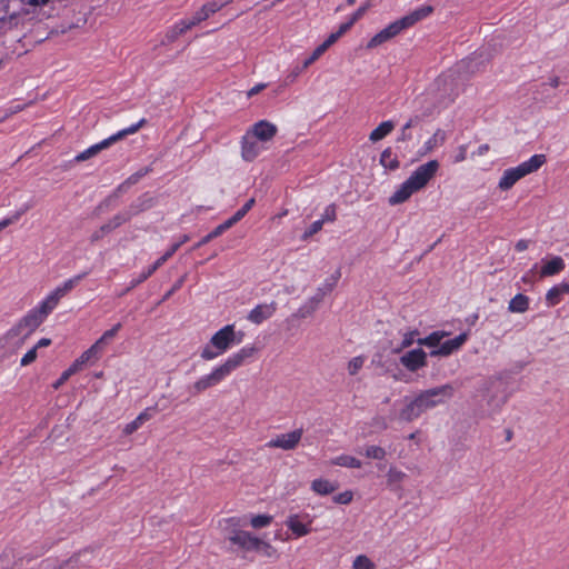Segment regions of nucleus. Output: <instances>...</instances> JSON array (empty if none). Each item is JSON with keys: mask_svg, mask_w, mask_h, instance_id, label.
Instances as JSON below:
<instances>
[{"mask_svg": "<svg viewBox=\"0 0 569 569\" xmlns=\"http://www.w3.org/2000/svg\"><path fill=\"white\" fill-rule=\"evenodd\" d=\"M453 396V387L443 385L421 391L417 397L409 400L399 412V420L411 422L418 419L423 412L443 403L446 399Z\"/></svg>", "mask_w": 569, "mask_h": 569, "instance_id": "nucleus-1", "label": "nucleus"}, {"mask_svg": "<svg viewBox=\"0 0 569 569\" xmlns=\"http://www.w3.org/2000/svg\"><path fill=\"white\" fill-rule=\"evenodd\" d=\"M254 351L256 349L253 347L242 348L239 352L232 355L222 365L217 367L211 373L197 380L192 387H190L191 393L196 396L219 385L232 371L242 366L246 359L252 357Z\"/></svg>", "mask_w": 569, "mask_h": 569, "instance_id": "nucleus-2", "label": "nucleus"}, {"mask_svg": "<svg viewBox=\"0 0 569 569\" xmlns=\"http://www.w3.org/2000/svg\"><path fill=\"white\" fill-rule=\"evenodd\" d=\"M52 310L42 301L38 308L30 310L23 316L7 333V340L19 338L14 342L16 346H21L24 341L41 326L44 319Z\"/></svg>", "mask_w": 569, "mask_h": 569, "instance_id": "nucleus-3", "label": "nucleus"}, {"mask_svg": "<svg viewBox=\"0 0 569 569\" xmlns=\"http://www.w3.org/2000/svg\"><path fill=\"white\" fill-rule=\"evenodd\" d=\"M545 162V154H533L529 160L520 163L519 166L505 170L498 184L499 188L501 190L511 189L517 181L540 169Z\"/></svg>", "mask_w": 569, "mask_h": 569, "instance_id": "nucleus-4", "label": "nucleus"}, {"mask_svg": "<svg viewBox=\"0 0 569 569\" xmlns=\"http://www.w3.org/2000/svg\"><path fill=\"white\" fill-rule=\"evenodd\" d=\"M146 122H147L146 119H141L138 123L132 124L129 128H126V129L117 132L116 134H112L111 137L102 140L101 142L96 143V144L89 147L84 151L78 153L74 157V161L76 162H83V161H87V160L96 157L99 152H101L102 150L109 148L112 143L121 140L122 138H124L128 134L136 133Z\"/></svg>", "mask_w": 569, "mask_h": 569, "instance_id": "nucleus-5", "label": "nucleus"}, {"mask_svg": "<svg viewBox=\"0 0 569 569\" xmlns=\"http://www.w3.org/2000/svg\"><path fill=\"white\" fill-rule=\"evenodd\" d=\"M432 7L423 6L410 12L409 14L393 21L388 27H386L389 36L391 37V39L395 38L402 30L412 27L418 21L429 16L432 12Z\"/></svg>", "mask_w": 569, "mask_h": 569, "instance_id": "nucleus-6", "label": "nucleus"}, {"mask_svg": "<svg viewBox=\"0 0 569 569\" xmlns=\"http://www.w3.org/2000/svg\"><path fill=\"white\" fill-rule=\"evenodd\" d=\"M438 169L439 162L437 160H430L419 166L407 180L413 186V189L419 191L436 176Z\"/></svg>", "mask_w": 569, "mask_h": 569, "instance_id": "nucleus-7", "label": "nucleus"}, {"mask_svg": "<svg viewBox=\"0 0 569 569\" xmlns=\"http://www.w3.org/2000/svg\"><path fill=\"white\" fill-rule=\"evenodd\" d=\"M303 435V430L296 429L288 433H281L272 438L266 443L268 448H279L286 451H290L297 448Z\"/></svg>", "mask_w": 569, "mask_h": 569, "instance_id": "nucleus-8", "label": "nucleus"}, {"mask_svg": "<svg viewBox=\"0 0 569 569\" xmlns=\"http://www.w3.org/2000/svg\"><path fill=\"white\" fill-rule=\"evenodd\" d=\"M230 543L237 546L239 549L243 551H259L261 549H272L268 542L262 541L261 539L252 536L250 532L247 531H244L240 536L232 537Z\"/></svg>", "mask_w": 569, "mask_h": 569, "instance_id": "nucleus-9", "label": "nucleus"}, {"mask_svg": "<svg viewBox=\"0 0 569 569\" xmlns=\"http://www.w3.org/2000/svg\"><path fill=\"white\" fill-rule=\"evenodd\" d=\"M234 339V326L227 325L211 337L210 343L219 350V352H224L232 345Z\"/></svg>", "mask_w": 569, "mask_h": 569, "instance_id": "nucleus-10", "label": "nucleus"}, {"mask_svg": "<svg viewBox=\"0 0 569 569\" xmlns=\"http://www.w3.org/2000/svg\"><path fill=\"white\" fill-rule=\"evenodd\" d=\"M83 274L76 276L69 280H67L62 286L56 288L44 300L43 302L53 310L59 303L60 299L63 298L68 292H70L82 279Z\"/></svg>", "mask_w": 569, "mask_h": 569, "instance_id": "nucleus-11", "label": "nucleus"}, {"mask_svg": "<svg viewBox=\"0 0 569 569\" xmlns=\"http://www.w3.org/2000/svg\"><path fill=\"white\" fill-rule=\"evenodd\" d=\"M400 363L415 372L427 366V353L421 348L410 350L400 357Z\"/></svg>", "mask_w": 569, "mask_h": 569, "instance_id": "nucleus-12", "label": "nucleus"}, {"mask_svg": "<svg viewBox=\"0 0 569 569\" xmlns=\"http://www.w3.org/2000/svg\"><path fill=\"white\" fill-rule=\"evenodd\" d=\"M468 339V333L462 332L455 337L453 339L446 340L443 342H440L439 348L432 350L430 352L431 357H438V356H449L452 352L457 351Z\"/></svg>", "mask_w": 569, "mask_h": 569, "instance_id": "nucleus-13", "label": "nucleus"}, {"mask_svg": "<svg viewBox=\"0 0 569 569\" xmlns=\"http://www.w3.org/2000/svg\"><path fill=\"white\" fill-rule=\"evenodd\" d=\"M277 131L278 129L273 123L267 120H260L254 123L248 132L254 136L257 140L268 142L277 134Z\"/></svg>", "mask_w": 569, "mask_h": 569, "instance_id": "nucleus-14", "label": "nucleus"}, {"mask_svg": "<svg viewBox=\"0 0 569 569\" xmlns=\"http://www.w3.org/2000/svg\"><path fill=\"white\" fill-rule=\"evenodd\" d=\"M277 310V302L271 301L270 303H261L254 307L248 315V320L260 325L264 320L271 318Z\"/></svg>", "mask_w": 569, "mask_h": 569, "instance_id": "nucleus-15", "label": "nucleus"}, {"mask_svg": "<svg viewBox=\"0 0 569 569\" xmlns=\"http://www.w3.org/2000/svg\"><path fill=\"white\" fill-rule=\"evenodd\" d=\"M261 147L251 133L247 132L241 141V157L246 161H253L260 153Z\"/></svg>", "mask_w": 569, "mask_h": 569, "instance_id": "nucleus-16", "label": "nucleus"}, {"mask_svg": "<svg viewBox=\"0 0 569 569\" xmlns=\"http://www.w3.org/2000/svg\"><path fill=\"white\" fill-rule=\"evenodd\" d=\"M417 189H413V186L406 180L389 198V203L391 206L403 203L407 201L412 193L417 192Z\"/></svg>", "mask_w": 569, "mask_h": 569, "instance_id": "nucleus-17", "label": "nucleus"}, {"mask_svg": "<svg viewBox=\"0 0 569 569\" xmlns=\"http://www.w3.org/2000/svg\"><path fill=\"white\" fill-rule=\"evenodd\" d=\"M242 526H244V523H242L240 518L232 517L226 519L224 525L222 526L224 539L230 542L232 537L243 533L244 531L240 529Z\"/></svg>", "mask_w": 569, "mask_h": 569, "instance_id": "nucleus-18", "label": "nucleus"}, {"mask_svg": "<svg viewBox=\"0 0 569 569\" xmlns=\"http://www.w3.org/2000/svg\"><path fill=\"white\" fill-rule=\"evenodd\" d=\"M452 83H453V76L451 72L443 73L436 79L435 84L438 87L439 90L442 88L440 98H449L450 100H452V94H453Z\"/></svg>", "mask_w": 569, "mask_h": 569, "instance_id": "nucleus-19", "label": "nucleus"}, {"mask_svg": "<svg viewBox=\"0 0 569 569\" xmlns=\"http://www.w3.org/2000/svg\"><path fill=\"white\" fill-rule=\"evenodd\" d=\"M153 206V198L149 197L147 193L139 197L134 202H132L129 208L126 210L130 218L139 214Z\"/></svg>", "mask_w": 569, "mask_h": 569, "instance_id": "nucleus-20", "label": "nucleus"}, {"mask_svg": "<svg viewBox=\"0 0 569 569\" xmlns=\"http://www.w3.org/2000/svg\"><path fill=\"white\" fill-rule=\"evenodd\" d=\"M446 132L438 129L432 137L425 143L423 148L419 151V156H426L430 153L438 146H442L446 141Z\"/></svg>", "mask_w": 569, "mask_h": 569, "instance_id": "nucleus-21", "label": "nucleus"}, {"mask_svg": "<svg viewBox=\"0 0 569 569\" xmlns=\"http://www.w3.org/2000/svg\"><path fill=\"white\" fill-rule=\"evenodd\" d=\"M565 269V261L561 257H555L545 263L540 270L541 277H550L559 273Z\"/></svg>", "mask_w": 569, "mask_h": 569, "instance_id": "nucleus-22", "label": "nucleus"}, {"mask_svg": "<svg viewBox=\"0 0 569 569\" xmlns=\"http://www.w3.org/2000/svg\"><path fill=\"white\" fill-rule=\"evenodd\" d=\"M395 128V123L391 120L381 122L376 129L369 134L371 142H378L387 137Z\"/></svg>", "mask_w": 569, "mask_h": 569, "instance_id": "nucleus-23", "label": "nucleus"}, {"mask_svg": "<svg viewBox=\"0 0 569 569\" xmlns=\"http://www.w3.org/2000/svg\"><path fill=\"white\" fill-rule=\"evenodd\" d=\"M566 293H569V283L562 282L548 290L546 300L550 306H555L560 301V297Z\"/></svg>", "mask_w": 569, "mask_h": 569, "instance_id": "nucleus-24", "label": "nucleus"}, {"mask_svg": "<svg viewBox=\"0 0 569 569\" xmlns=\"http://www.w3.org/2000/svg\"><path fill=\"white\" fill-rule=\"evenodd\" d=\"M311 489L320 496H327L336 491L338 489V485L326 479H316L311 482Z\"/></svg>", "mask_w": 569, "mask_h": 569, "instance_id": "nucleus-25", "label": "nucleus"}, {"mask_svg": "<svg viewBox=\"0 0 569 569\" xmlns=\"http://www.w3.org/2000/svg\"><path fill=\"white\" fill-rule=\"evenodd\" d=\"M448 336L446 331H433L425 338H417L419 346H427L430 348H439L441 340Z\"/></svg>", "mask_w": 569, "mask_h": 569, "instance_id": "nucleus-26", "label": "nucleus"}, {"mask_svg": "<svg viewBox=\"0 0 569 569\" xmlns=\"http://www.w3.org/2000/svg\"><path fill=\"white\" fill-rule=\"evenodd\" d=\"M529 308V298L522 293H517L509 302L510 312H526Z\"/></svg>", "mask_w": 569, "mask_h": 569, "instance_id": "nucleus-27", "label": "nucleus"}, {"mask_svg": "<svg viewBox=\"0 0 569 569\" xmlns=\"http://www.w3.org/2000/svg\"><path fill=\"white\" fill-rule=\"evenodd\" d=\"M220 9H221V4H218V1H212V2L204 4L199 11H197L193 14L192 18L194 19V21L198 24L201 21L208 19L211 14H213L214 12H217Z\"/></svg>", "mask_w": 569, "mask_h": 569, "instance_id": "nucleus-28", "label": "nucleus"}, {"mask_svg": "<svg viewBox=\"0 0 569 569\" xmlns=\"http://www.w3.org/2000/svg\"><path fill=\"white\" fill-rule=\"evenodd\" d=\"M286 525L297 537H302L310 532V529L299 520L297 515L290 516Z\"/></svg>", "mask_w": 569, "mask_h": 569, "instance_id": "nucleus-29", "label": "nucleus"}, {"mask_svg": "<svg viewBox=\"0 0 569 569\" xmlns=\"http://www.w3.org/2000/svg\"><path fill=\"white\" fill-rule=\"evenodd\" d=\"M122 325L119 322L114 325L111 329L107 330L94 343V349H98L100 352L106 348L107 345L114 338L118 331L121 329Z\"/></svg>", "mask_w": 569, "mask_h": 569, "instance_id": "nucleus-30", "label": "nucleus"}, {"mask_svg": "<svg viewBox=\"0 0 569 569\" xmlns=\"http://www.w3.org/2000/svg\"><path fill=\"white\" fill-rule=\"evenodd\" d=\"M380 163L383 168L396 170L399 168V160L390 148L385 149L380 154Z\"/></svg>", "mask_w": 569, "mask_h": 569, "instance_id": "nucleus-31", "label": "nucleus"}, {"mask_svg": "<svg viewBox=\"0 0 569 569\" xmlns=\"http://www.w3.org/2000/svg\"><path fill=\"white\" fill-rule=\"evenodd\" d=\"M151 417H152V415L150 413V409H146L133 421H131L130 423H128L124 427L123 432L126 435L133 433L134 431H137L142 426L143 422H146L149 419H151Z\"/></svg>", "mask_w": 569, "mask_h": 569, "instance_id": "nucleus-32", "label": "nucleus"}, {"mask_svg": "<svg viewBox=\"0 0 569 569\" xmlns=\"http://www.w3.org/2000/svg\"><path fill=\"white\" fill-rule=\"evenodd\" d=\"M230 227L228 226V223L224 221L223 223L219 224L218 227H216L211 232H209L207 236H204L196 246L194 248H200L202 246H204L206 243H208L209 241H211L212 239L219 237L220 234H222L226 230H228Z\"/></svg>", "mask_w": 569, "mask_h": 569, "instance_id": "nucleus-33", "label": "nucleus"}, {"mask_svg": "<svg viewBox=\"0 0 569 569\" xmlns=\"http://www.w3.org/2000/svg\"><path fill=\"white\" fill-rule=\"evenodd\" d=\"M333 463L337 466L347 467V468H361V466H362V463L359 459L351 457V456H347V455L337 457L333 460Z\"/></svg>", "mask_w": 569, "mask_h": 569, "instance_id": "nucleus-34", "label": "nucleus"}, {"mask_svg": "<svg viewBox=\"0 0 569 569\" xmlns=\"http://www.w3.org/2000/svg\"><path fill=\"white\" fill-rule=\"evenodd\" d=\"M162 264H161V261H156L149 269H147V271L142 272L139 278L137 279H133L130 283V287L127 289V291L133 289L134 287H137L138 284H140L141 282L146 281L158 268H160Z\"/></svg>", "mask_w": 569, "mask_h": 569, "instance_id": "nucleus-35", "label": "nucleus"}, {"mask_svg": "<svg viewBox=\"0 0 569 569\" xmlns=\"http://www.w3.org/2000/svg\"><path fill=\"white\" fill-rule=\"evenodd\" d=\"M196 24H197V22L194 21L193 18H191L190 20L181 21L171 31V36H170L171 40L176 39L180 34H183L184 32H187L189 29H191Z\"/></svg>", "mask_w": 569, "mask_h": 569, "instance_id": "nucleus-36", "label": "nucleus"}, {"mask_svg": "<svg viewBox=\"0 0 569 569\" xmlns=\"http://www.w3.org/2000/svg\"><path fill=\"white\" fill-rule=\"evenodd\" d=\"M390 39H391V37L389 36L387 28H385L370 39V41L367 43V48L373 49V48L387 42Z\"/></svg>", "mask_w": 569, "mask_h": 569, "instance_id": "nucleus-37", "label": "nucleus"}, {"mask_svg": "<svg viewBox=\"0 0 569 569\" xmlns=\"http://www.w3.org/2000/svg\"><path fill=\"white\" fill-rule=\"evenodd\" d=\"M366 457L373 460H382L386 458V450L379 446H368L365 452Z\"/></svg>", "mask_w": 569, "mask_h": 569, "instance_id": "nucleus-38", "label": "nucleus"}, {"mask_svg": "<svg viewBox=\"0 0 569 569\" xmlns=\"http://www.w3.org/2000/svg\"><path fill=\"white\" fill-rule=\"evenodd\" d=\"M353 569H375V563L363 555L356 557L352 565Z\"/></svg>", "mask_w": 569, "mask_h": 569, "instance_id": "nucleus-39", "label": "nucleus"}, {"mask_svg": "<svg viewBox=\"0 0 569 569\" xmlns=\"http://www.w3.org/2000/svg\"><path fill=\"white\" fill-rule=\"evenodd\" d=\"M419 336L418 330H412L405 333L403 339L400 343V347L395 350V352H400L402 349L410 347L416 340V337Z\"/></svg>", "mask_w": 569, "mask_h": 569, "instance_id": "nucleus-40", "label": "nucleus"}, {"mask_svg": "<svg viewBox=\"0 0 569 569\" xmlns=\"http://www.w3.org/2000/svg\"><path fill=\"white\" fill-rule=\"evenodd\" d=\"M272 517L268 515H257L251 518L250 525L253 528H263L271 523Z\"/></svg>", "mask_w": 569, "mask_h": 569, "instance_id": "nucleus-41", "label": "nucleus"}, {"mask_svg": "<svg viewBox=\"0 0 569 569\" xmlns=\"http://www.w3.org/2000/svg\"><path fill=\"white\" fill-rule=\"evenodd\" d=\"M131 218L130 216L128 214L127 211H123V212H120L118 214H116L110 221H108L107 223L110 226V228L112 230L119 228L121 224L126 223L127 221H129Z\"/></svg>", "mask_w": 569, "mask_h": 569, "instance_id": "nucleus-42", "label": "nucleus"}, {"mask_svg": "<svg viewBox=\"0 0 569 569\" xmlns=\"http://www.w3.org/2000/svg\"><path fill=\"white\" fill-rule=\"evenodd\" d=\"M406 475L395 467H391L387 473V480L389 485L399 483L403 480Z\"/></svg>", "mask_w": 569, "mask_h": 569, "instance_id": "nucleus-43", "label": "nucleus"}, {"mask_svg": "<svg viewBox=\"0 0 569 569\" xmlns=\"http://www.w3.org/2000/svg\"><path fill=\"white\" fill-rule=\"evenodd\" d=\"M332 290V284H327L323 288H319L317 293L309 300L311 305L318 308V305L322 301L325 296Z\"/></svg>", "mask_w": 569, "mask_h": 569, "instance_id": "nucleus-44", "label": "nucleus"}, {"mask_svg": "<svg viewBox=\"0 0 569 569\" xmlns=\"http://www.w3.org/2000/svg\"><path fill=\"white\" fill-rule=\"evenodd\" d=\"M365 363L363 357H355L352 358L348 363V372L350 376H355L358 373V371L362 368Z\"/></svg>", "mask_w": 569, "mask_h": 569, "instance_id": "nucleus-45", "label": "nucleus"}, {"mask_svg": "<svg viewBox=\"0 0 569 569\" xmlns=\"http://www.w3.org/2000/svg\"><path fill=\"white\" fill-rule=\"evenodd\" d=\"M326 52V50L321 47V46H318L315 51L312 52V54L306 59L301 66V69H307L309 66H311L316 60H318L323 53Z\"/></svg>", "mask_w": 569, "mask_h": 569, "instance_id": "nucleus-46", "label": "nucleus"}, {"mask_svg": "<svg viewBox=\"0 0 569 569\" xmlns=\"http://www.w3.org/2000/svg\"><path fill=\"white\" fill-rule=\"evenodd\" d=\"M16 22V17L0 14V34L11 29Z\"/></svg>", "mask_w": 569, "mask_h": 569, "instance_id": "nucleus-47", "label": "nucleus"}, {"mask_svg": "<svg viewBox=\"0 0 569 569\" xmlns=\"http://www.w3.org/2000/svg\"><path fill=\"white\" fill-rule=\"evenodd\" d=\"M111 231H112V229L110 228V226L108 223H104L91 234L90 241L92 243H94V242L101 240L104 237V234H107Z\"/></svg>", "mask_w": 569, "mask_h": 569, "instance_id": "nucleus-48", "label": "nucleus"}, {"mask_svg": "<svg viewBox=\"0 0 569 569\" xmlns=\"http://www.w3.org/2000/svg\"><path fill=\"white\" fill-rule=\"evenodd\" d=\"M100 351L98 349H94V346L92 345L88 350H86L79 359L83 360V365L91 360H97L100 356Z\"/></svg>", "mask_w": 569, "mask_h": 569, "instance_id": "nucleus-49", "label": "nucleus"}, {"mask_svg": "<svg viewBox=\"0 0 569 569\" xmlns=\"http://www.w3.org/2000/svg\"><path fill=\"white\" fill-rule=\"evenodd\" d=\"M323 226V220H317L315 221L302 234V240H307L313 234L318 233Z\"/></svg>", "mask_w": 569, "mask_h": 569, "instance_id": "nucleus-50", "label": "nucleus"}, {"mask_svg": "<svg viewBox=\"0 0 569 569\" xmlns=\"http://www.w3.org/2000/svg\"><path fill=\"white\" fill-rule=\"evenodd\" d=\"M186 278H187V274H183L182 277H180L174 283L173 286L171 287V289L162 297V299L159 301L158 305L162 303L163 301H166L167 299H169L177 290H179L183 282L186 281Z\"/></svg>", "mask_w": 569, "mask_h": 569, "instance_id": "nucleus-51", "label": "nucleus"}, {"mask_svg": "<svg viewBox=\"0 0 569 569\" xmlns=\"http://www.w3.org/2000/svg\"><path fill=\"white\" fill-rule=\"evenodd\" d=\"M28 209L29 207H26L24 209L17 211L12 217L1 220L0 231L10 226L11 223L16 222Z\"/></svg>", "mask_w": 569, "mask_h": 569, "instance_id": "nucleus-52", "label": "nucleus"}, {"mask_svg": "<svg viewBox=\"0 0 569 569\" xmlns=\"http://www.w3.org/2000/svg\"><path fill=\"white\" fill-rule=\"evenodd\" d=\"M317 308L315 305H311L309 301L303 305L301 308L298 309L297 313L295 315L298 318H307L311 316Z\"/></svg>", "mask_w": 569, "mask_h": 569, "instance_id": "nucleus-53", "label": "nucleus"}, {"mask_svg": "<svg viewBox=\"0 0 569 569\" xmlns=\"http://www.w3.org/2000/svg\"><path fill=\"white\" fill-rule=\"evenodd\" d=\"M352 498H353V493L352 491H343L337 496L333 497V501L336 503H340V505H348L352 501Z\"/></svg>", "mask_w": 569, "mask_h": 569, "instance_id": "nucleus-54", "label": "nucleus"}, {"mask_svg": "<svg viewBox=\"0 0 569 569\" xmlns=\"http://www.w3.org/2000/svg\"><path fill=\"white\" fill-rule=\"evenodd\" d=\"M37 359V349L33 347L32 349H30L22 358H21V361H20V365L21 366H29L30 363H32L34 360Z\"/></svg>", "mask_w": 569, "mask_h": 569, "instance_id": "nucleus-55", "label": "nucleus"}, {"mask_svg": "<svg viewBox=\"0 0 569 569\" xmlns=\"http://www.w3.org/2000/svg\"><path fill=\"white\" fill-rule=\"evenodd\" d=\"M336 218H337L336 206L330 204L326 208L325 213L320 220H323V223H325L326 221H335Z\"/></svg>", "mask_w": 569, "mask_h": 569, "instance_id": "nucleus-56", "label": "nucleus"}, {"mask_svg": "<svg viewBox=\"0 0 569 569\" xmlns=\"http://www.w3.org/2000/svg\"><path fill=\"white\" fill-rule=\"evenodd\" d=\"M370 3L366 2L365 4L360 6L350 17V20H352L355 23L367 12L369 9Z\"/></svg>", "mask_w": 569, "mask_h": 569, "instance_id": "nucleus-57", "label": "nucleus"}, {"mask_svg": "<svg viewBox=\"0 0 569 569\" xmlns=\"http://www.w3.org/2000/svg\"><path fill=\"white\" fill-rule=\"evenodd\" d=\"M246 214H247V212H244V210L241 208L231 218L226 220V222L231 228L234 223L240 221Z\"/></svg>", "mask_w": 569, "mask_h": 569, "instance_id": "nucleus-58", "label": "nucleus"}, {"mask_svg": "<svg viewBox=\"0 0 569 569\" xmlns=\"http://www.w3.org/2000/svg\"><path fill=\"white\" fill-rule=\"evenodd\" d=\"M220 353L221 352H219V350L212 351L211 348L209 346H207L201 351V358L204 360H211V359H214L216 357H218Z\"/></svg>", "mask_w": 569, "mask_h": 569, "instance_id": "nucleus-59", "label": "nucleus"}, {"mask_svg": "<svg viewBox=\"0 0 569 569\" xmlns=\"http://www.w3.org/2000/svg\"><path fill=\"white\" fill-rule=\"evenodd\" d=\"M180 248V243H173L171 246V248L163 254L161 256L158 261H161V264H163L169 258H171L176 251Z\"/></svg>", "mask_w": 569, "mask_h": 569, "instance_id": "nucleus-60", "label": "nucleus"}, {"mask_svg": "<svg viewBox=\"0 0 569 569\" xmlns=\"http://www.w3.org/2000/svg\"><path fill=\"white\" fill-rule=\"evenodd\" d=\"M339 38L340 36L333 32L320 46L327 51Z\"/></svg>", "mask_w": 569, "mask_h": 569, "instance_id": "nucleus-61", "label": "nucleus"}, {"mask_svg": "<svg viewBox=\"0 0 569 569\" xmlns=\"http://www.w3.org/2000/svg\"><path fill=\"white\" fill-rule=\"evenodd\" d=\"M83 360L82 359H76L74 362L67 369L71 376L77 373L78 371H80L82 368H83Z\"/></svg>", "mask_w": 569, "mask_h": 569, "instance_id": "nucleus-62", "label": "nucleus"}, {"mask_svg": "<svg viewBox=\"0 0 569 569\" xmlns=\"http://www.w3.org/2000/svg\"><path fill=\"white\" fill-rule=\"evenodd\" d=\"M70 377L71 373L68 370L63 371L60 378L52 385V387L56 390L59 389Z\"/></svg>", "mask_w": 569, "mask_h": 569, "instance_id": "nucleus-63", "label": "nucleus"}, {"mask_svg": "<svg viewBox=\"0 0 569 569\" xmlns=\"http://www.w3.org/2000/svg\"><path fill=\"white\" fill-rule=\"evenodd\" d=\"M503 403H505V398L503 397H500V398L491 397L488 400V405L492 406L493 410H498Z\"/></svg>", "mask_w": 569, "mask_h": 569, "instance_id": "nucleus-64", "label": "nucleus"}]
</instances>
